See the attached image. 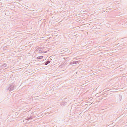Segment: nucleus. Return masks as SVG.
Masks as SVG:
<instances>
[{"instance_id":"nucleus-1","label":"nucleus","mask_w":127,"mask_h":127,"mask_svg":"<svg viewBox=\"0 0 127 127\" xmlns=\"http://www.w3.org/2000/svg\"><path fill=\"white\" fill-rule=\"evenodd\" d=\"M16 88V86L14 84H10L9 85L8 88L7 89V90H9V92H11L14 90Z\"/></svg>"},{"instance_id":"nucleus-2","label":"nucleus","mask_w":127,"mask_h":127,"mask_svg":"<svg viewBox=\"0 0 127 127\" xmlns=\"http://www.w3.org/2000/svg\"><path fill=\"white\" fill-rule=\"evenodd\" d=\"M51 61H52V59H49V60L48 61H46L45 63V65H47L49 63H50L51 62Z\"/></svg>"},{"instance_id":"nucleus-3","label":"nucleus","mask_w":127,"mask_h":127,"mask_svg":"<svg viewBox=\"0 0 127 127\" xmlns=\"http://www.w3.org/2000/svg\"><path fill=\"white\" fill-rule=\"evenodd\" d=\"M66 102H63L61 104L62 106H65L66 105Z\"/></svg>"},{"instance_id":"nucleus-4","label":"nucleus","mask_w":127,"mask_h":127,"mask_svg":"<svg viewBox=\"0 0 127 127\" xmlns=\"http://www.w3.org/2000/svg\"><path fill=\"white\" fill-rule=\"evenodd\" d=\"M43 57V56H41L37 57V59H42Z\"/></svg>"},{"instance_id":"nucleus-5","label":"nucleus","mask_w":127,"mask_h":127,"mask_svg":"<svg viewBox=\"0 0 127 127\" xmlns=\"http://www.w3.org/2000/svg\"><path fill=\"white\" fill-rule=\"evenodd\" d=\"M7 65V64H4L2 65V66L3 67H6Z\"/></svg>"},{"instance_id":"nucleus-6","label":"nucleus","mask_w":127,"mask_h":127,"mask_svg":"<svg viewBox=\"0 0 127 127\" xmlns=\"http://www.w3.org/2000/svg\"><path fill=\"white\" fill-rule=\"evenodd\" d=\"M28 118L29 120L30 119H32L33 118V117H32L31 116H30Z\"/></svg>"},{"instance_id":"nucleus-7","label":"nucleus","mask_w":127,"mask_h":127,"mask_svg":"<svg viewBox=\"0 0 127 127\" xmlns=\"http://www.w3.org/2000/svg\"><path fill=\"white\" fill-rule=\"evenodd\" d=\"M70 64H74V61H73V62H70Z\"/></svg>"},{"instance_id":"nucleus-8","label":"nucleus","mask_w":127,"mask_h":127,"mask_svg":"<svg viewBox=\"0 0 127 127\" xmlns=\"http://www.w3.org/2000/svg\"><path fill=\"white\" fill-rule=\"evenodd\" d=\"M78 61H74V64L78 63Z\"/></svg>"},{"instance_id":"nucleus-9","label":"nucleus","mask_w":127,"mask_h":127,"mask_svg":"<svg viewBox=\"0 0 127 127\" xmlns=\"http://www.w3.org/2000/svg\"><path fill=\"white\" fill-rule=\"evenodd\" d=\"M25 119L26 120H29V119H28V118H27L26 119Z\"/></svg>"},{"instance_id":"nucleus-10","label":"nucleus","mask_w":127,"mask_h":127,"mask_svg":"<svg viewBox=\"0 0 127 127\" xmlns=\"http://www.w3.org/2000/svg\"><path fill=\"white\" fill-rule=\"evenodd\" d=\"M44 52L45 53H46L47 52L46 51H45V52Z\"/></svg>"}]
</instances>
